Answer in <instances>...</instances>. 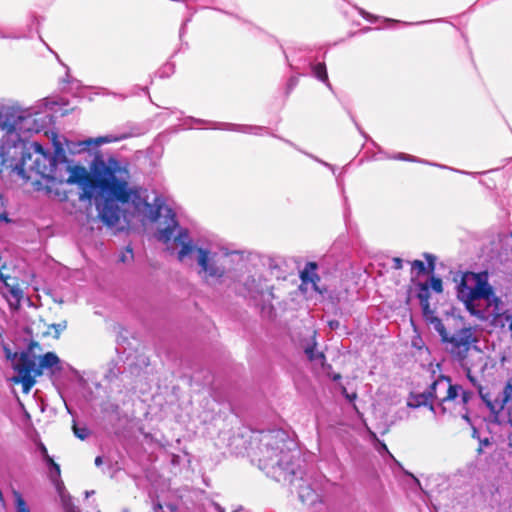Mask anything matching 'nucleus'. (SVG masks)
<instances>
[{
	"instance_id": "nucleus-9",
	"label": "nucleus",
	"mask_w": 512,
	"mask_h": 512,
	"mask_svg": "<svg viewBox=\"0 0 512 512\" xmlns=\"http://www.w3.org/2000/svg\"><path fill=\"white\" fill-rule=\"evenodd\" d=\"M446 342L451 344V353L463 360L476 342V337L471 328H464L456 332L452 337H448Z\"/></svg>"
},
{
	"instance_id": "nucleus-11",
	"label": "nucleus",
	"mask_w": 512,
	"mask_h": 512,
	"mask_svg": "<svg viewBox=\"0 0 512 512\" xmlns=\"http://www.w3.org/2000/svg\"><path fill=\"white\" fill-rule=\"evenodd\" d=\"M495 418L499 424H507L512 428V377L507 380L503 389L502 405Z\"/></svg>"
},
{
	"instance_id": "nucleus-5",
	"label": "nucleus",
	"mask_w": 512,
	"mask_h": 512,
	"mask_svg": "<svg viewBox=\"0 0 512 512\" xmlns=\"http://www.w3.org/2000/svg\"><path fill=\"white\" fill-rule=\"evenodd\" d=\"M261 457L259 465L264 470H274L273 477L278 481H290L294 468L292 467V441L287 440L285 433L281 431L271 432L262 438Z\"/></svg>"
},
{
	"instance_id": "nucleus-7",
	"label": "nucleus",
	"mask_w": 512,
	"mask_h": 512,
	"mask_svg": "<svg viewBox=\"0 0 512 512\" xmlns=\"http://www.w3.org/2000/svg\"><path fill=\"white\" fill-rule=\"evenodd\" d=\"M429 396L433 398L430 409L435 415L462 413L472 393L453 385L449 378L441 376L430 386Z\"/></svg>"
},
{
	"instance_id": "nucleus-10",
	"label": "nucleus",
	"mask_w": 512,
	"mask_h": 512,
	"mask_svg": "<svg viewBox=\"0 0 512 512\" xmlns=\"http://www.w3.org/2000/svg\"><path fill=\"white\" fill-rule=\"evenodd\" d=\"M123 136H115L112 134L100 136L96 138H88L83 141H66V150L71 154H79L83 151L88 150L91 146H101L107 143H113L123 139Z\"/></svg>"
},
{
	"instance_id": "nucleus-39",
	"label": "nucleus",
	"mask_w": 512,
	"mask_h": 512,
	"mask_svg": "<svg viewBox=\"0 0 512 512\" xmlns=\"http://www.w3.org/2000/svg\"><path fill=\"white\" fill-rule=\"evenodd\" d=\"M91 494H94V491H91V493L87 492V493H86V496H87V497H88V496H91Z\"/></svg>"
},
{
	"instance_id": "nucleus-24",
	"label": "nucleus",
	"mask_w": 512,
	"mask_h": 512,
	"mask_svg": "<svg viewBox=\"0 0 512 512\" xmlns=\"http://www.w3.org/2000/svg\"><path fill=\"white\" fill-rule=\"evenodd\" d=\"M412 270L422 273L425 271V264L420 260H415L412 262Z\"/></svg>"
},
{
	"instance_id": "nucleus-4",
	"label": "nucleus",
	"mask_w": 512,
	"mask_h": 512,
	"mask_svg": "<svg viewBox=\"0 0 512 512\" xmlns=\"http://www.w3.org/2000/svg\"><path fill=\"white\" fill-rule=\"evenodd\" d=\"M58 167L60 161L44 151L37 142L19 146L18 154H14L12 148L6 150V147H2L0 151V173L15 172L25 180L39 176L54 181Z\"/></svg>"
},
{
	"instance_id": "nucleus-22",
	"label": "nucleus",
	"mask_w": 512,
	"mask_h": 512,
	"mask_svg": "<svg viewBox=\"0 0 512 512\" xmlns=\"http://www.w3.org/2000/svg\"><path fill=\"white\" fill-rule=\"evenodd\" d=\"M134 259L133 250L130 247H127L124 251L121 252L119 256V261L122 263H130Z\"/></svg>"
},
{
	"instance_id": "nucleus-21",
	"label": "nucleus",
	"mask_w": 512,
	"mask_h": 512,
	"mask_svg": "<svg viewBox=\"0 0 512 512\" xmlns=\"http://www.w3.org/2000/svg\"><path fill=\"white\" fill-rule=\"evenodd\" d=\"M313 73L316 78H318L320 81L327 83L328 86H330L328 82V75L326 72L325 64L319 63L316 64L313 67Z\"/></svg>"
},
{
	"instance_id": "nucleus-38",
	"label": "nucleus",
	"mask_w": 512,
	"mask_h": 512,
	"mask_svg": "<svg viewBox=\"0 0 512 512\" xmlns=\"http://www.w3.org/2000/svg\"><path fill=\"white\" fill-rule=\"evenodd\" d=\"M462 417H463L465 420L469 421V418H468V416H467L466 414H463V415H462Z\"/></svg>"
},
{
	"instance_id": "nucleus-3",
	"label": "nucleus",
	"mask_w": 512,
	"mask_h": 512,
	"mask_svg": "<svg viewBox=\"0 0 512 512\" xmlns=\"http://www.w3.org/2000/svg\"><path fill=\"white\" fill-rule=\"evenodd\" d=\"M457 296L472 316L496 329L507 330L512 336V307H507L495 294L487 272L464 273L457 287Z\"/></svg>"
},
{
	"instance_id": "nucleus-6",
	"label": "nucleus",
	"mask_w": 512,
	"mask_h": 512,
	"mask_svg": "<svg viewBox=\"0 0 512 512\" xmlns=\"http://www.w3.org/2000/svg\"><path fill=\"white\" fill-rule=\"evenodd\" d=\"M13 108L12 115L8 116V122L11 123V134L5 135L4 144L6 150L12 148L14 154H18L19 146L29 144L26 138L31 133L40 132L46 125V117L36 110L35 107L23 108L17 103H10Z\"/></svg>"
},
{
	"instance_id": "nucleus-15",
	"label": "nucleus",
	"mask_w": 512,
	"mask_h": 512,
	"mask_svg": "<svg viewBox=\"0 0 512 512\" xmlns=\"http://www.w3.org/2000/svg\"><path fill=\"white\" fill-rule=\"evenodd\" d=\"M298 493L299 498L305 504L314 505L321 502V495L307 483L299 487Z\"/></svg>"
},
{
	"instance_id": "nucleus-8",
	"label": "nucleus",
	"mask_w": 512,
	"mask_h": 512,
	"mask_svg": "<svg viewBox=\"0 0 512 512\" xmlns=\"http://www.w3.org/2000/svg\"><path fill=\"white\" fill-rule=\"evenodd\" d=\"M11 361L14 370L17 372V375L12 377L11 380L14 383H21L24 393L30 392L35 384V377L41 375L43 370L60 369V359L53 352H48L41 356L38 366L26 353H21L20 355L15 353Z\"/></svg>"
},
{
	"instance_id": "nucleus-18",
	"label": "nucleus",
	"mask_w": 512,
	"mask_h": 512,
	"mask_svg": "<svg viewBox=\"0 0 512 512\" xmlns=\"http://www.w3.org/2000/svg\"><path fill=\"white\" fill-rule=\"evenodd\" d=\"M429 288H431L436 293H441L443 291L442 280L440 278L431 277L429 282L423 285L421 288V293L419 295L421 299L423 298L424 294H427Z\"/></svg>"
},
{
	"instance_id": "nucleus-20",
	"label": "nucleus",
	"mask_w": 512,
	"mask_h": 512,
	"mask_svg": "<svg viewBox=\"0 0 512 512\" xmlns=\"http://www.w3.org/2000/svg\"><path fill=\"white\" fill-rule=\"evenodd\" d=\"M13 496L15 512H31L28 504L26 503V501L19 492L14 491Z\"/></svg>"
},
{
	"instance_id": "nucleus-2",
	"label": "nucleus",
	"mask_w": 512,
	"mask_h": 512,
	"mask_svg": "<svg viewBox=\"0 0 512 512\" xmlns=\"http://www.w3.org/2000/svg\"><path fill=\"white\" fill-rule=\"evenodd\" d=\"M154 206L157 211L156 218L149 220L158 222L157 239L163 242L168 250H178L177 257L180 261L186 260L195 253L200 267L199 274L205 279L223 277L226 271L227 255L209 247H195L187 230L178 226L172 209L159 203L158 199Z\"/></svg>"
},
{
	"instance_id": "nucleus-28",
	"label": "nucleus",
	"mask_w": 512,
	"mask_h": 512,
	"mask_svg": "<svg viewBox=\"0 0 512 512\" xmlns=\"http://www.w3.org/2000/svg\"><path fill=\"white\" fill-rule=\"evenodd\" d=\"M329 326L331 329H336L339 326V323L337 321H330Z\"/></svg>"
},
{
	"instance_id": "nucleus-31",
	"label": "nucleus",
	"mask_w": 512,
	"mask_h": 512,
	"mask_svg": "<svg viewBox=\"0 0 512 512\" xmlns=\"http://www.w3.org/2000/svg\"><path fill=\"white\" fill-rule=\"evenodd\" d=\"M233 512H249L248 510H246L245 508L243 507H238L236 509L233 510Z\"/></svg>"
},
{
	"instance_id": "nucleus-33",
	"label": "nucleus",
	"mask_w": 512,
	"mask_h": 512,
	"mask_svg": "<svg viewBox=\"0 0 512 512\" xmlns=\"http://www.w3.org/2000/svg\"><path fill=\"white\" fill-rule=\"evenodd\" d=\"M56 152L58 154V156H60V154H62L63 150L60 148V147H56Z\"/></svg>"
},
{
	"instance_id": "nucleus-17",
	"label": "nucleus",
	"mask_w": 512,
	"mask_h": 512,
	"mask_svg": "<svg viewBox=\"0 0 512 512\" xmlns=\"http://www.w3.org/2000/svg\"><path fill=\"white\" fill-rule=\"evenodd\" d=\"M7 292H4L11 306H17L22 298V290L18 286L5 283Z\"/></svg>"
},
{
	"instance_id": "nucleus-1",
	"label": "nucleus",
	"mask_w": 512,
	"mask_h": 512,
	"mask_svg": "<svg viewBox=\"0 0 512 512\" xmlns=\"http://www.w3.org/2000/svg\"><path fill=\"white\" fill-rule=\"evenodd\" d=\"M93 178L85 167L71 165L66 159L60 160V167L54 176L58 183L76 184L91 198L94 189H100L102 197L96 202L101 220L116 230H125L134 221L155 219L154 204L147 202L144 190L129 183L130 173L114 158L100 160L92 168Z\"/></svg>"
},
{
	"instance_id": "nucleus-14",
	"label": "nucleus",
	"mask_w": 512,
	"mask_h": 512,
	"mask_svg": "<svg viewBox=\"0 0 512 512\" xmlns=\"http://www.w3.org/2000/svg\"><path fill=\"white\" fill-rule=\"evenodd\" d=\"M421 302H422L424 315L427 318V320L430 322V324L433 326V328L439 333V335L442 338V341L443 342L448 341L449 335H448L442 321L439 318L432 315V312L429 310L427 300L422 299Z\"/></svg>"
},
{
	"instance_id": "nucleus-26",
	"label": "nucleus",
	"mask_w": 512,
	"mask_h": 512,
	"mask_svg": "<svg viewBox=\"0 0 512 512\" xmlns=\"http://www.w3.org/2000/svg\"><path fill=\"white\" fill-rule=\"evenodd\" d=\"M393 267L395 269H400L402 267V260L400 258L393 259Z\"/></svg>"
},
{
	"instance_id": "nucleus-23",
	"label": "nucleus",
	"mask_w": 512,
	"mask_h": 512,
	"mask_svg": "<svg viewBox=\"0 0 512 512\" xmlns=\"http://www.w3.org/2000/svg\"><path fill=\"white\" fill-rule=\"evenodd\" d=\"M73 431H74L75 436L81 440L86 439L89 435V431L86 427H78L77 425H74Z\"/></svg>"
},
{
	"instance_id": "nucleus-35",
	"label": "nucleus",
	"mask_w": 512,
	"mask_h": 512,
	"mask_svg": "<svg viewBox=\"0 0 512 512\" xmlns=\"http://www.w3.org/2000/svg\"><path fill=\"white\" fill-rule=\"evenodd\" d=\"M4 205V200L2 198V196L0 195V206H3Z\"/></svg>"
},
{
	"instance_id": "nucleus-29",
	"label": "nucleus",
	"mask_w": 512,
	"mask_h": 512,
	"mask_svg": "<svg viewBox=\"0 0 512 512\" xmlns=\"http://www.w3.org/2000/svg\"><path fill=\"white\" fill-rule=\"evenodd\" d=\"M153 509L155 512L161 510L162 509L161 503H159V502L155 503Z\"/></svg>"
},
{
	"instance_id": "nucleus-32",
	"label": "nucleus",
	"mask_w": 512,
	"mask_h": 512,
	"mask_svg": "<svg viewBox=\"0 0 512 512\" xmlns=\"http://www.w3.org/2000/svg\"><path fill=\"white\" fill-rule=\"evenodd\" d=\"M215 508L218 512H225L224 508H222L221 506H219L218 504H215Z\"/></svg>"
},
{
	"instance_id": "nucleus-41",
	"label": "nucleus",
	"mask_w": 512,
	"mask_h": 512,
	"mask_svg": "<svg viewBox=\"0 0 512 512\" xmlns=\"http://www.w3.org/2000/svg\"><path fill=\"white\" fill-rule=\"evenodd\" d=\"M382 448H383L385 451H387V447H386V445L382 444Z\"/></svg>"
},
{
	"instance_id": "nucleus-19",
	"label": "nucleus",
	"mask_w": 512,
	"mask_h": 512,
	"mask_svg": "<svg viewBox=\"0 0 512 512\" xmlns=\"http://www.w3.org/2000/svg\"><path fill=\"white\" fill-rule=\"evenodd\" d=\"M42 450H43V453H44L45 460H46L47 464L50 466L49 476H50L51 480L55 482L60 477V467L47 454V450H46L45 447H43Z\"/></svg>"
},
{
	"instance_id": "nucleus-13",
	"label": "nucleus",
	"mask_w": 512,
	"mask_h": 512,
	"mask_svg": "<svg viewBox=\"0 0 512 512\" xmlns=\"http://www.w3.org/2000/svg\"><path fill=\"white\" fill-rule=\"evenodd\" d=\"M13 108L10 107V103L0 102V151L2 147H6L4 144L5 135L11 134V123L8 122V116L12 115Z\"/></svg>"
},
{
	"instance_id": "nucleus-36",
	"label": "nucleus",
	"mask_w": 512,
	"mask_h": 512,
	"mask_svg": "<svg viewBox=\"0 0 512 512\" xmlns=\"http://www.w3.org/2000/svg\"><path fill=\"white\" fill-rule=\"evenodd\" d=\"M347 397L350 399V400H353L356 398V394H353L351 397L349 395H347Z\"/></svg>"
},
{
	"instance_id": "nucleus-16",
	"label": "nucleus",
	"mask_w": 512,
	"mask_h": 512,
	"mask_svg": "<svg viewBox=\"0 0 512 512\" xmlns=\"http://www.w3.org/2000/svg\"><path fill=\"white\" fill-rule=\"evenodd\" d=\"M315 345L316 343L313 342L312 344L305 346V354L315 367L323 368L325 357L323 353L315 350Z\"/></svg>"
},
{
	"instance_id": "nucleus-34",
	"label": "nucleus",
	"mask_w": 512,
	"mask_h": 512,
	"mask_svg": "<svg viewBox=\"0 0 512 512\" xmlns=\"http://www.w3.org/2000/svg\"><path fill=\"white\" fill-rule=\"evenodd\" d=\"M361 14H362L364 17H366V18H369V17H370V15H369L368 13L364 12L363 10H361Z\"/></svg>"
},
{
	"instance_id": "nucleus-30",
	"label": "nucleus",
	"mask_w": 512,
	"mask_h": 512,
	"mask_svg": "<svg viewBox=\"0 0 512 512\" xmlns=\"http://www.w3.org/2000/svg\"><path fill=\"white\" fill-rule=\"evenodd\" d=\"M95 464H96L97 466H100V465L102 464V457H100V456L96 457V459H95Z\"/></svg>"
},
{
	"instance_id": "nucleus-27",
	"label": "nucleus",
	"mask_w": 512,
	"mask_h": 512,
	"mask_svg": "<svg viewBox=\"0 0 512 512\" xmlns=\"http://www.w3.org/2000/svg\"><path fill=\"white\" fill-rule=\"evenodd\" d=\"M0 221L9 223L10 219L8 218V214L6 212L0 213Z\"/></svg>"
},
{
	"instance_id": "nucleus-12",
	"label": "nucleus",
	"mask_w": 512,
	"mask_h": 512,
	"mask_svg": "<svg viewBox=\"0 0 512 512\" xmlns=\"http://www.w3.org/2000/svg\"><path fill=\"white\" fill-rule=\"evenodd\" d=\"M301 280L302 284L300 286L301 290L304 292L315 291L321 293V290L318 287L319 277L316 274V264L308 263L304 270L301 272Z\"/></svg>"
},
{
	"instance_id": "nucleus-37",
	"label": "nucleus",
	"mask_w": 512,
	"mask_h": 512,
	"mask_svg": "<svg viewBox=\"0 0 512 512\" xmlns=\"http://www.w3.org/2000/svg\"><path fill=\"white\" fill-rule=\"evenodd\" d=\"M423 398H425V400H423L422 402H419L418 405L420 404H426V397L425 396H422Z\"/></svg>"
},
{
	"instance_id": "nucleus-25",
	"label": "nucleus",
	"mask_w": 512,
	"mask_h": 512,
	"mask_svg": "<svg viewBox=\"0 0 512 512\" xmlns=\"http://www.w3.org/2000/svg\"><path fill=\"white\" fill-rule=\"evenodd\" d=\"M52 328L55 330L56 336H58L66 328V323L53 324Z\"/></svg>"
},
{
	"instance_id": "nucleus-40",
	"label": "nucleus",
	"mask_w": 512,
	"mask_h": 512,
	"mask_svg": "<svg viewBox=\"0 0 512 512\" xmlns=\"http://www.w3.org/2000/svg\"><path fill=\"white\" fill-rule=\"evenodd\" d=\"M91 494H94V491H91V493L87 492V493H86V496H87V497H88V496H91Z\"/></svg>"
}]
</instances>
